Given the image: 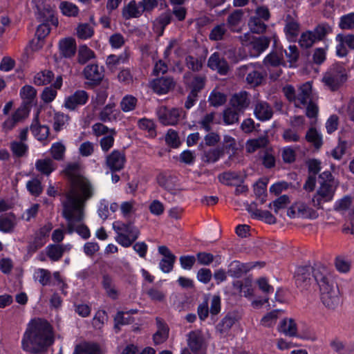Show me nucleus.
I'll list each match as a JSON object with an SVG mask.
<instances>
[{"mask_svg":"<svg viewBox=\"0 0 354 354\" xmlns=\"http://www.w3.org/2000/svg\"><path fill=\"white\" fill-rule=\"evenodd\" d=\"M218 179L221 183L230 186H235L243 182L240 174L234 171L223 172L218 176Z\"/></svg>","mask_w":354,"mask_h":354,"instance_id":"27","label":"nucleus"},{"mask_svg":"<svg viewBox=\"0 0 354 354\" xmlns=\"http://www.w3.org/2000/svg\"><path fill=\"white\" fill-rule=\"evenodd\" d=\"M93 58H95V53L86 45L79 46L77 59L80 64L84 65Z\"/></svg>","mask_w":354,"mask_h":354,"instance_id":"36","label":"nucleus"},{"mask_svg":"<svg viewBox=\"0 0 354 354\" xmlns=\"http://www.w3.org/2000/svg\"><path fill=\"white\" fill-rule=\"evenodd\" d=\"M28 191L33 196H39L43 191L41 182L38 178H33L26 183Z\"/></svg>","mask_w":354,"mask_h":354,"instance_id":"47","label":"nucleus"},{"mask_svg":"<svg viewBox=\"0 0 354 354\" xmlns=\"http://www.w3.org/2000/svg\"><path fill=\"white\" fill-rule=\"evenodd\" d=\"M59 8L64 15L68 17H76L78 15V8L71 2L62 1L60 3Z\"/></svg>","mask_w":354,"mask_h":354,"instance_id":"46","label":"nucleus"},{"mask_svg":"<svg viewBox=\"0 0 354 354\" xmlns=\"http://www.w3.org/2000/svg\"><path fill=\"white\" fill-rule=\"evenodd\" d=\"M286 57L288 59V62L290 63V66H292L295 63L299 56V53L297 47L295 45H290L288 50H284Z\"/></svg>","mask_w":354,"mask_h":354,"instance_id":"60","label":"nucleus"},{"mask_svg":"<svg viewBox=\"0 0 354 354\" xmlns=\"http://www.w3.org/2000/svg\"><path fill=\"white\" fill-rule=\"evenodd\" d=\"M172 19V13L167 11L162 13L154 21L153 26L157 30H159V35L163 34L165 27L170 24Z\"/></svg>","mask_w":354,"mask_h":354,"instance_id":"37","label":"nucleus"},{"mask_svg":"<svg viewBox=\"0 0 354 354\" xmlns=\"http://www.w3.org/2000/svg\"><path fill=\"white\" fill-rule=\"evenodd\" d=\"M332 31L331 27L327 24H319L313 31L314 37L316 40H322Z\"/></svg>","mask_w":354,"mask_h":354,"instance_id":"50","label":"nucleus"},{"mask_svg":"<svg viewBox=\"0 0 354 354\" xmlns=\"http://www.w3.org/2000/svg\"><path fill=\"white\" fill-rule=\"evenodd\" d=\"M290 218H300L306 219H315L319 216L316 210L309 207L304 203H295L287 211Z\"/></svg>","mask_w":354,"mask_h":354,"instance_id":"7","label":"nucleus"},{"mask_svg":"<svg viewBox=\"0 0 354 354\" xmlns=\"http://www.w3.org/2000/svg\"><path fill=\"white\" fill-rule=\"evenodd\" d=\"M142 13L143 10L140 7L139 3H137L135 0L131 1L122 9V17L125 19L140 17Z\"/></svg>","mask_w":354,"mask_h":354,"instance_id":"26","label":"nucleus"},{"mask_svg":"<svg viewBox=\"0 0 354 354\" xmlns=\"http://www.w3.org/2000/svg\"><path fill=\"white\" fill-rule=\"evenodd\" d=\"M261 263L260 262L255 263H241L239 261H233L228 266L227 272L229 276L233 278H240L244 274L254 268L257 264ZM264 264V263H261Z\"/></svg>","mask_w":354,"mask_h":354,"instance_id":"10","label":"nucleus"},{"mask_svg":"<svg viewBox=\"0 0 354 354\" xmlns=\"http://www.w3.org/2000/svg\"><path fill=\"white\" fill-rule=\"evenodd\" d=\"M347 79V71L344 64L335 63L325 73L322 82L331 91H336L346 82Z\"/></svg>","mask_w":354,"mask_h":354,"instance_id":"4","label":"nucleus"},{"mask_svg":"<svg viewBox=\"0 0 354 354\" xmlns=\"http://www.w3.org/2000/svg\"><path fill=\"white\" fill-rule=\"evenodd\" d=\"M339 27L342 29H352L354 28V12L342 16L340 19Z\"/></svg>","mask_w":354,"mask_h":354,"instance_id":"64","label":"nucleus"},{"mask_svg":"<svg viewBox=\"0 0 354 354\" xmlns=\"http://www.w3.org/2000/svg\"><path fill=\"white\" fill-rule=\"evenodd\" d=\"M93 194V186L86 177L69 184V188L64 194L65 199L62 201V215L67 221L68 234L73 232L75 221H83L86 203Z\"/></svg>","mask_w":354,"mask_h":354,"instance_id":"2","label":"nucleus"},{"mask_svg":"<svg viewBox=\"0 0 354 354\" xmlns=\"http://www.w3.org/2000/svg\"><path fill=\"white\" fill-rule=\"evenodd\" d=\"M266 186L267 183L263 180H259L254 185V193L257 197L260 199L261 203H264L266 201Z\"/></svg>","mask_w":354,"mask_h":354,"instance_id":"59","label":"nucleus"},{"mask_svg":"<svg viewBox=\"0 0 354 354\" xmlns=\"http://www.w3.org/2000/svg\"><path fill=\"white\" fill-rule=\"evenodd\" d=\"M157 182L160 187L173 195H177L183 190L177 183V177L170 174H160L157 176Z\"/></svg>","mask_w":354,"mask_h":354,"instance_id":"9","label":"nucleus"},{"mask_svg":"<svg viewBox=\"0 0 354 354\" xmlns=\"http://www.w3.org/2000/svg\"><path fill=\"white\" fill-rule=\"evenodd\" d=\"M62 85V77L58 75L55 82L49 87H46V103L52 102L57 95V90Z\"/></svg>","mask_w":354,"mask_h":354,"instance_id":"40","label":"nucleus"},{"mask_svg":"<svg viewBox=\"0 0 354 354\" xmlns=\"http://www.w3.org/2000/svg\"><path fill=\"white\" fill-rule=\"evenodd\" d=\"M306 139L312 143L316 149H319L322 145V136L315 128H310L306 133Z\"/></svg>","mask_w":354,"mask_h":354,"instance_id":"45","label":"nucleus"},{"mask_svg":"<svg viewBox=\"0 0 354 354\" xmlns=\"http://www.w3.org/2000/svg\"><path fill=\"white\" fill-rule=\"evenodd\" d=\"M278 330L280 333L290 337L296 336L297 333V324L292 319H283L280 323Z\"/></svg>","mask_w":354,"mask_h":354,"instance_id":"32","label":"nucleus"},{"mask_svg":"<svg viewBox=\"0 0 354 354\" xmlns=\"http://www.w3.org/2000/svg\"><path fill=\"white\" fill-rule=\"evenodd\" d=\"M235 323V319L230 315H226L217 326V330L221 333L228 331Z\"/></svg>","mask_w":354,"mask_h":354,"instance_id":"57","label":"nucleus"},{"mask_svg":"<svg viewBox=\"0 0 354 354\" xmlns=\"http://www.w3.org/2000/svg\"><path fill=\"white\" fill-rule=\"evenodd\" d=\"M295 283L301 289H307L313 279L319 287L323 304L335 309L340 303L339 291L328 268L320 264L299 267L295 274Z\"/></svg>","mask_w":354,"mask_h":354,"instance_id":"1","label":"nucleus"},{"mask_svg":"<svg viewBox=\"0 0 354 354\" xmlns=\"http://www.w3.org/2000/svg\"><path fill=\"white\" fill-rule=\"evenodd\" d=\"M36 94V90L30 85H25L20 90V96L24 100L23 104L29 106L35 98Z\"/></svg>","mask_w":354,"mask_h":354,"instance_id":"39","label":"nucleus"},{"mask_svg":"<svg viewBox=\"0 0 354 354\" xmlns=\"http://www.w3.org/2000/svg\"><path fill=\"white\" fill-rule=\"evenodd\" d=\"M113 228L118 234L116 241L125 248L131 246L140 234L139 230L131 222L116 221L113 223Z\"/></svg>","mask_w":354,"mask_h":354,"instance_id":"5","label":"nucleus"},{"mask_svg":"<svg viewBox=\"0 0 354 354\" xmlns=\"http://www.w3.org/2000/svg\"><path fill=\"white\" fill-rule=\"evenodd\" d=\"M205 142H201L198 145V149L207 148V147L215 146L220 141V136L218 133L211 132L207 134L204 138Z\"/></svg>","mask_w":354,"mask_h":354,"instance_id":"51","label":"nucleus"},{"mask_svg":"<svg viewBox=\"0 0 354 354\" xmlns=\"http://www.w3.org/2000/svg\"><path fill=\"white\" fill-rule=\"evenodd\" d=\"M241 113L232 106L225 109L223 113V122L225 124H233L239 122V115Z\"/></svg>","mask_w":354,"mask_h":354,"instance_id":"42","label":"nucleus"},{"mask_svg":"<svg viewBox=\"0 0 354 354\" xmlns=\"http://www.w3.org/2000/svg\"><path fill=\"white\" fill-rule=\"evenodd\" d=\"M102 283L107 295L112 299H116L118 292L112 284V279L109 276H104Z\"/></svg>","mask_w":354,"mask_h":354,"instance_id":"63","label":"nucleus"},{"mask_svg":"<svg viewBox=\"0 0 354 354\" xmlns=\"http://www.w3.org/2000/svg\"><path fill=\"white\" fill-rule=\"evenodd\" d=\"M230 104L238 111L243 113L250 104V94L245 91H241L232 95Z\"/></svg>","mask_w":354,"mask_h":354,"instance_id":"12","label":"nucleus"},{"mask_svg":"<svg viewBox=\"0 0 354 354\" xmlns=\"http://www.w3.org/2000/svg\"><path fill=\"white\" fill-rule=\"evenodd\" d=\"M254 68L255 66H254V68L248 73L246 77V82L252 87L259 86L265 77L262 73L256 71Z\"/></svg>","mask_w":354,"mask_h":354,"instance_id":"43","label":"nucleus"},{"mask_svg":"<svg viewBox=\"0 0 354 354\" xmlns=\"http://www.w3.org/2000/svg\"><path fill=\"white\" fill-rule=\"evenodd\" d=\"M125 161L124 152L114 150L106 157V163L111 171L115 172L123 169Z\"/></svg>","mask_w":354,"mask_h":354,"instance_id":"13","label":"nucleus"},{"mask_svg":"<svg viewBox=\"0 0 354 354\" xmlns=\"http://www.w3.org/2000/svg\"><path fill=\"white\" fill-rule=\"evenodd\" d=\"M248 27L252 33L263 34L267 29V25L263 19L252 16L248 20Z\"/></svg>","mask_w":354,"mask_h":354,"instance_id":"35","label":"nucleus"},{"mask_svg":"<svg viewBox=\"0 0 354 354\" xmlns=\"http://www.w3.org/2000/svg\"><path fill=\"white\" fill-rule=\"evenodd\" d=\"M232 286L233 288L238 291L241 296H243L248 298L254 296L252 279L251 277H247L243 280L234 281Z\"/></svg>","mask_w":354,"mask_h":354,"instance_id":"17","label":"nucleus"},{"mask_svg":"<svg viewBox=\"0 0 354 354\" xmlns=\"http://www.w3.org/2000/svg\"><path fill=\"white\" fill-rule=\"evenodd\" d=\"M185 64L189 69L197 72L201 71L203 67V60L201 58L187 55L185 57Z\"/></svg>","mask_w":354,"mask_h":354,"instance_id":"48","label":"nucleus"},{"mask_svg":"<svg viewBox=\"0 0 354 354\" xmlns=\"http://www.w3.org/2000/svg\"><path fill=\"white\" fill-rule=\"evenodd\" d=\"M202 151L201 159L206 163L216 162L221 156L224 155L223 147H216L214 149H199Z\"/></svg>","mask_w":354,"mask_h":354,"instance_id":"21","label":"nucleus"},{"mask_svg":"<svg viewBox=\"0 0 354 354\" xmlns=\"http://www.w3.org/2000/svg\"><path fill=\"white\" fill-rule=\"evenodd\" d=\"M279 310H274L267 313L262 319L261 324L266 327H270L275 324L277 318Z\"/></svg>","mask_w":354,"mask_h":354,"instance_id":"62","label":"nucleus"},{"mask_svg":"<svg viewBox=\"0 0 354 354\" xmlns=\"http://www.w3.org/2000/svg\"><path fill=\"white\" fill-rule=\"evenodd\" d=\"M60 55L65 58L73 57L77 51V46L75 39L67 37L61 39L59 42Z\"/></svg>","mask_w":354,"mask_h":354,"instance_id":"18","label":"nucleus"},{"mask_svg":"<svg viewBox=\"0 0 354 354\" xmlns=\"http://www.w3.org/2000/svg\"><path fill=\"white\" fill-rule=\"evenodd\" d=\"M207 66L212 70L216 71L221 75H226L230 70L227 62L218 52L214 53L209 57Z\"/></svg>","mask_w":354,"mask_h":354,"instance_id":"11","label":"nucleus"},{"mask_svg":"<svg viewBox=\"0 0 354 354\" xmlns=\"http://www.w3.org/2000/svg\"><path fill=\"white\" fill-rule=\"evenodd\" d=\"M226 32L227 29L224 24L217 25L211 30L209 38L212 41L221 40Z\"/></svg>","mask_w":354,"mask_h":354,"instance_id":"54","label":"nucleus"},{"mask_svg":"<svg viewBox=\"0 0 354 354\" xmlns=\"http://www.w3.org/2000/svg\"><path fill=\"white\" fill-rule=\"evenodd\" d=\"M88 100V94L84 90L76 91L65 100V106L75 110L78 106L84 105Z\"/></svg>","mask_w":354,"mask_h":354,"instance_id":"14","label":"nucleus"},{"mask_svg":"<svg viewBox=\"0 0 354 354\" xmlns=\"http://www.w3.org/2000/svg\"><path fill=\"white\" fill-rule=\"evenodd\" d=\"M312 95V85L310 82L303 84L298 88L297 93V103L299 102L302 105H306L308 100L310 101Z\"/></svg>","mask_w":354,"mask_h":354,"instance_id":"29","label":"nucleus"},{"mask_svg":"<svg viewBox=\"0 0 354 354\" xmlns=\"http://www.w3.org/2000/svg\"><path fill=\"white\" fill-rule=\"evenodd\" d=\"M315 41L313 32L306 31L301 34L299 43L302 48H308L313 46Z\"/></svg>","mask_w":354,"mask_h":354,"instance_id":"53","label":"nucleus"},{"mask_svg":"<svg viewBox=\"0 0 354 354\" xmlns=\"http://www.w3.org/2000/svg\"><path fill=\"white\" fill-rule=\"evenodd\" d=\"M62 172L66 176L69 184L85 178L81 174L80 165L78 162H71L67 164L66 168Z\"/></svg>","mask_w":354,"mask_h":354,"instance_id":"24","label":"nucleus"},{"mask_svg":"<svg viewBox=\"0 0 354 354\" xmlns=\"http://www.w3.org/2000/svg\"><path fill=\"white\" fill-rule=\"evenodd\" d=\"M43 24L42 23L38 26L36 37L30 41L29 45L26 48V53H28L29 50L37 51L43 48L44 44Z\"/></svg>","mask_w":354,"mask_h":354,"instance_id":"25","label":"nucleus"},{"mask_svg":"<svg viewBox=\"0 0 354 354\" xmlns=\"http://www.w3.org/2000/svg\"><path fill=\"white\" fill-rule=\"evenodd\" d=\"M208 101L212 106H219L225 103L226 96L220 92H212L209 96Z\"/></svg>","mask_w":354,"mask_h":354,"instance_id":"58","label":"nucleus"},{"mask_svg":"<svg viewBox=\"0 0 354 354\" xmlns=\"http://www.w3.org/2000/svg\"><path fill=\"white\" fill-rule=\"evenodd\" d=\"M137 104V99L132 95H126L120 102V106L123 111L128 112L133 110Z\"/></svg>","mask_w":354,"mask_h":354,"instance_id":"55","label":"nucleus"},{"mask_svg":"<svg viewBox=\"0 0 354 354\" xmlns=\"http://www.w3.org/2000/svg\"><path fill=\"white\" fill-rule=\"evenodd\" d=\"M187 345L194 354H206L205 339L200 330H193L187 335Z\"/></svg>","mask_w":354,"mask_h":354,"instance_id":"8","label":"nucleus"},{"mask_svg":"<svg viewBox=\"0 0 354 354\" xmlns=\"http://www.w3.org/2000/svg\"><path fill=\"white\" fill-rule=\"evenodd\" d=\"M270 43V39L268 37L261 36L254 37L250 42V45L251 46V54L253 56H259L268 48Z\"/></svg>","mask_w":354,"mask_h":354,"instance_id":"20","label":"nucleus"},{"mask_svg":"<svg viewBox=\"0 0 354 354\" xmlns=\"http://www.w3.org/2000/svg\"><path fill=\"white\" fill-rule=\"evenodd\" d=\"M15 217L13 214H3L0 216V231L8 233L13 230Z\"/></svg>","mask_w":354,"mask_h":354,"instance_id":"38","label":"nucleus"},{"mask_svg":"<svg viewBox=\"0 0 354 354\" xmlns=\"http://www.w3.org/2000/svg\"><path fill=\"white\" fill-rule=\"evenodd\" d=\"M338 184L320 183V187L316 195L313 198V205L317 208H322V203L333 199Z\"/></svg>","mask_w":354,"mask_h":354,"instance_id":"6","label":"nucleus"},{"mask_svg":"<svg viewBox=\"0 0 354 354\" xmlns=\"http://www.w3.org/2000/svg\"><path fill=\"white\" fill-rule=\"evenodd\" d=\"M158 330L153 335V340L155 344L158 345L165 342L169 337V327L159 317H156Z\"/></svg>","mask_w":354,"mask_h":354,"instance_id":"22","label":"nucleus"},{"mask_svg":"<svg viewBox=\"0 0 354 354\" xmlns=\"http://www.w3.org/2000/svg\"><path fill=\"white\" fill-rule=\"evenodd\" d=\"M24 351L37 354L44 351V321L35 318L28 324L21 339Z\"/></svg>","mask_w":354,"mask_h":354,"instance_id":"3","label":"nucleus"},{"mask_svg":"<svg viewBox=\"0 0 354 354\" xmlns=\"http://www.w3.org/2000/svg\"><path fill=\"white\" fill-rule=\"evenodd\" d=\"M205 84V77H202V76H196L195 77H194L192 82H191L190 93H194L196 95H198V93L201 92V91L202 89H203Z\"/></svg>","mask_w":354,"mask_h":354,"instance_id":"56","label":"nucleus"},{"mask_svg":"<svg viewBox=\"0 0 354 354\" xmlns=\"http://www.w3.org/2000/svg\"><path fill=\"white\" fill-rule=\"evenodd\" d=\"M62 286L63 288L66 285L64 283L63 280L61 278L60 274L59 272H55L53 273V279L51 277V273L48 270H46V286Z\"/></svg>","mask_w":354,"mask_h":354,"instance_id":"52","label":"nucleus"},{"mask_svg":"<svg viewBox=\"0 0 354 354\" xmlns=\"http://www.w3.org/2000/svg\"><path fill=\"white\" fill-rule=\"evenodd\" d=\"M73 354H101V352L97 344L85 342L77 344Z\"/></svg>","mask_w":354,"mask_h":354,"instance_id":"33","label":"nucleus"},{"mask_svg":"<svg viewBox=\"0 0 354 354\" xmlns=\"http://www.w3.org/2000/svg\"><path fill=\"white\" fill-rule=\"evenodd\" d=\"M120 111L115 109L114 102L107 104L100 112L99 119L104 122H109L116 120Z\"/></svg>","mask_w":354,"mask_h":354,"instance_id":"23","label":"nucleus"},{"mask_svg":"<svg viewBox=\"0 0 354 354\" xmlns=\"http://www.w3.org/2000/svg\"><path fill=\"white\" fill-rule=\"evenodd\" d=\"M244 12L241 9L234 10L229 15L226 20L227 27L233 32L239 31L237 27L243 20Z\"/></svg>","mask_w":354,"mask_h":354,"instance_id":"30","label":"nucleus"},{"mask_svg":"<svg viewBox=\"0 0 354 354\" xmlns=\"http://www.w3.org/2000/svg\"><path fill=\"white\" fill-rule=\"evenodd\" d=\"M254 115L260 121H267L272 118L273 111L267 102L259 100L254 104Z\"/></svg>","mask_w":354,"mask_h":354,"instance_id":"16","label":"nucleus"},{"mask_svg":"<svg viewBox=\"0 0 354 354\" xmlns=\"http://www.w3.org/2000/svg\"><path fill=\"white\" fill-rule=\"evenodd\" d=\"M252 214L255 218L263 220L268 224H274L277 222V218L268 210L257 209L253 212Z\"/></svg>","mask_w":354,"mask_h":354,"instance_id":"49","label":"nucleus"},{"mask_svg":"<svg viewBox=\"0 0 354 354\" xmlns=\"http://www.w3.org/2000/svg\"><path fill=\"white\" fill-rule=\"evenodd\" d=\"M263 64L268 68L270 67L277 68L281 66H286V63L283 59V55L276 51H272L266 56L263 59Z\"/></svg>","mask_w":354,"mask_h":354,"instance_id":"28","label":"nucleus"},{"mask_svg":"<svg viewBox=\"0 0 354 354\" xmlns=\"http://www.w3.org/2000/svg\"><path fill=\"white\" fill-rule=\"evenodd\" d=\"M76 30L77 37L81 39H89L94 35L93 28L87 23L79 24Z\"/></svg>","mask_w":354,"mask_h":354,"instance_id":"44","label":"nucleus"},{"mask_svg":"<svg viewBox=\"0 0 354 354\" xmlns=\"http://www.w3.org/2000/svg\"><path fill=\"white\" fill-rule=\"evenodd\" d=\"M176 82L173 77H162L154 80L151 82V87L154 92L158 94H165L175 87Z\"/></svg>","mask_w":354,"mask_h":354,"instance_id":"15","label":"nucleus"},{"mask_svg":"<svg viewBox=\"0 0 354 354\" xmlns=\"http://www.w3.org/2000/svg\"><path fill=\"white\" fill-rule=\"evenodd\" d=\"M269 143L267 135L259 136L257 138L250 139L246 142V149L249 153H253L260 148L266 147Z\"/></svg>","mask_w":354,"mask_h":354,"instance_id":"31","label":"nucleus"},{"mask_svg":"<svg viewBox=\"0 0 354 354\" xmlns=\"http://www.w3.org/2000/svg\"><path fill=\"white\" fill-rule=\"evenodd\" d=\"M66 246L60 244H50L48 246L46 255L53 261H57L62 259Z\"/></svg>","mask_w":354,"mask_h":354,"instance_id":"34","label":"nucleus"},{"mask_svg":"<svg viewBox=\"0 0 354 354\" xmlns=\"http://www.w3.org/2000/svg\"><path fill=\"white\" fill-rule=\"evenodd\" d=\"M83 73L84 77L89 80L91 84L97 85L99 84L104 77L102 71L99 70V67L97 64H88L87 65Z\"/></svg>","mask_w":354,"mask_h":354,"instance_id":"19","label":"nucleus"},{"mask_svg":"<svg viewBox=\"0 0 354 354\" xmlns=\"http://www.w3.org/2000/svg\"><path fill=\"white\" fill-rule=\"evenodd\" d=\"M124 313L119 311L114 317V328L118 331L120 330V325H125L131 324L133 320L131 317H124Z\"/></svg>","mask_w":354,"mask_h":354,"instance_id":"61","label":"nucleus"},{"mask_svg":"<svg viewBox=\"0 0 354 354\" xmlns=\"http://www.w3.org/2000/svg\"><path fill=\"white\" fill-rule=\"evenodd\" d=\"M180 110L172 109L160 117L161 122L165 125H174L178 122L180 117Z\"/></svg>","mask_w":354,"mask_h":354,"instance_id":"41","label":"nucleus"}]
</instances>
